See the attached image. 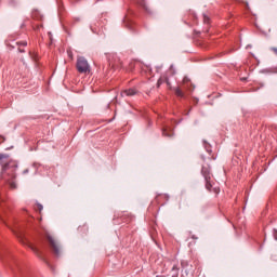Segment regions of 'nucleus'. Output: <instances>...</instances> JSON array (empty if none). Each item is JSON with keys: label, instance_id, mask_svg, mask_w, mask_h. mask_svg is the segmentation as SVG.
Segmentation results:
<instances>
[{"label": "nucleus", "instance_id": "1", "mask_svg": "<svg viewBox=\"0 0 277 277\" xmlns=\"http://www.w3.org/2000/svg\"><path fill=\"white\" fill-rule=\"evenodd\" d=\"M2 179L5 183H8L11 189H16V166H11L6 163L2 167Z\"/></svg>", "mask_w": 277, "mask_h": 277}, {"label": "nucleus", "instance_id": "2", "mask_svg": "<svg viewBox=\"0 0 277 277\" xmlns=\"http://www.w3.org/2000/svg\"><path fill=\"white\" fill-rule=\"evenodd\" d=\"M201 175L206 181V189L208 192H213V194H220V187H213V173H211V167H202Z\"/></svg>", "mask_w": 277, "mask_h": 277}, {"label": "nucleus", "instance_id": "3", "mask_svg": "<svg viewBox=\"0 0 277 277\" xmlns=\"http://www.w3.org/2000/svg\"><path fill=\"white\" fill-rule=\"evenodd\" d=\"M44 237L50 246V249L52 250L53 254H55V256H60L61 254V247H60V242H57L55 240V238L53 236H51V234H49V232L44 233Z\"/></svg>", "mask_w": 277, "mask_h": 277}, {"label": "nucleus", "instance_id": "4", "mask_svg": "<svg viewBox=\"0 0 277 277\" xmlns=\"http://www.w3.org/2000/svg\"><path fill=\"white\" fill-rule=\"evenodd\" d=\"M76 68L80 75H88L90 72V63H88V60L85 57L80 56L77 60Z\"/></svg>", "mask_w": 277, "mask_h": 277}, {"label": "nucleus", "instance_id": "5", "mask_svg": "<svg viewBox=\"0 0 277 277\" xmlns=\"http://www.w3.org/2000/svg\"><path fill=\"white\" fill-rule=\"evenodd\" d=\"M183 90H186L188 96L194 92V90H196V85L192 83V80L188 77H184L183 79Z\"/></svg>", "mask_w": 277, "mask_h": 277}, {"label": "nucleus", "instance_id": "6", "mask_svg": "<svg viewBox=\"0 0 277 277\" xmlns=\"http://www.w3.org/2000/svg\"><path fill=\"white\" fill-rule=\"evenodd\" d=\"M118 62H120V58H118V56L115 54H110L108 56V64L111 66V68H118Z\"/></svg>", "mask_w": 277, "mask_h": 277}, {"label": "nucleus", "instance_id": "7", "mask_svg": "<svg viewBox=\"0 0 277 277\" xmlns=\"http://www.w3.org/2000/svg\"><path fill=\"white\" fill-rule=\"evenodd\" d=\"M3 215H8V207L0 201V220H1V222H5V219L3 217Z\"/></svg>", "mask_w": 277, "mask_h": 277}, {"label": "nucleus", "instance_id": "8", "mask_svg": "<svg viewBox=\"0 0 277 277\" xmlns=\"http://www.w3.org/2000/svg\"><path fill=\"white\" fill-rule=\"evenodd\" d=\"M6 254H10V251H8V247L0 242V259H2V261H5Z\"/></svg>", "mask_w": 277, "mask_h": 277}, {"label": "nucleus", "instance_id": "9", "mask_svg": "<svg viewBox=\"0 0 277 277\" xmlns=\"http://www.w3.org/2000/svg\"><path fill=\"white\" fill-rule=\"evenodd\" d=\"M135 94H137L135 89H127L121 92V96H135Z\"/></svg>", "mask_w": 277, "mask_h": 277}, {"label": "nucleus", "instance_id": "10", "mask_svg": "<svg viewBox=\"0 0 277 277\" xmlns=\"http://www.w3.org/2000/svg\"><path fill=\"white\" fill-rule=\"evenodd\" d=\"M174 92L179 98H187V95L185 94V92H183V89L177 87L175 88Z\"/></svg>", "mask_w": 277, "mask_h": 277}, {"label": "nucleus", "instance_id": "11", "mask_svg": "<svg viewBox=\"0 0 277 277\" xmlns=\"http://www.w3.org/2000/svg\"><path fill=\"white\" fill-rule=\"evenodd\" d=\"M162 135H163V137H172V135H174V131L169 128H163Z\"/></svg>", "mask_w": 277, "mask_h": 277}, {"label": "nucleus", "instance_id": "12", "mask_svg": "<svg viewBox=\"0 0 277 277\" xmlns=\"http://www.w3.org/2000/svg\"><path fill=\"white\" fill-rule=\"evenodd\" d=\"M16 45L18 47V53H25V49L21 48V47H27V41H19L16 42Z\"/></svg>", "mask_w": 277, "mask_h": 277}, {"label": "nucleus", "instance_id": "13", "mask_svg": "<svg viewBox=\"0 0 277 277\" xmlns=\"http://www.w3.org/2000/svg\"><path fill=\"white\" fill-rule=\"evenodd\" d=\"M179 265L174 264L172 269H171V277H179Z\"/></svg>", "mask_w": 277, "mask_h": 277}, {"label": "nucleus", "instance_id": "14", "mask_svg": "<svg viewBox=\"0 0 277 277\" xmlns=\"http://www.w3.org/2000/svg\"><path fill=\"white\" fill-rule=\"evenodd\" d=\"M135 66H137V61H131L128 66L129 72H133V70H135Z\"/></svg>", "mask_w": 277, "mask_h": 277}, {"label": "nucleus", "instance_id": "15", "mask_svg": "<svg viewBox=\"0 0 277 277\" xmlns=\"http://www.w3.org/2000/svg\"><path fill=\"white\" fill-rule=\"evenodd\" d=\"M203 147L206 148L207 153L211 155L213 150L211 149V144H209L207 141H203Z\"/></svg>", "mask_w": 277, "mask_h": 277}, {"label": "nucleus", "instance_id": "16", "mask_svg": "<svg viewBox=\"0 0 277 277\" xmlns=\"http://www.w3.org/2000/svg\"><path fill=\"white\" fill-rule=\"evenodd\" d=\"M30 250H32V252H35L37 254V256H42V252L40 251V249L36 246H30Z\"/></svg>", "mask_w": 277, "mask_h": 277}, {"label": "nucleus", "instance_id": "17", "mask_svg": "<svg viewBox=\"0 0 277 277\" xmlns=\"http://www.w3.org/2000/svg\"><path fill=\"white\" fill-rule=\"evenodd\" d=\"M167 83V85H170V79H168V78H160L159 80H158V82H157V85H158V88H159V85H161V83Z\"/></svg>", "mask_w": 277, "mask_h": 277}, {"label": "nucleus", "instance_id": "18", "mask_svg": "<svg viewBox=\"0 0 277 277\" xmlns=\"http://www.w3.org/2000/svg\"><path fill=\"white\" fill-rule=\"evenodd\" d=\"M210 22H211V18H209V16L203 14V23H205V25H209Z\"/></svg>", "mask_w": 277, "mask_h": 277}, {"label": "nucleus", "instance_id": "19", "mask_svg": "<svg viewBox=\"0 0 277 277\" xmlns=\"http://www.w3.org/2000/svg\"><path fill=\"white\" fill-rule=\"evenodd\" d=\"M37 211H39V213L42 212V209H44V207H42V203H37L36 208Z\"/></svg>", "mask_w": 277, "mask_h": 277}, {"label": "nucleus", "instance_id": "20", "mask_svg": "<svg viewBox=\"0 0 277 277\" xmlns=\"http://www.w3.org/2000/svg\"><path fill=\"white\" fill-rule=\"evenodd\" d=\"M11 40H14V38L12 37V35L9 36L8 40L5 41L6 47H10V43H8V42H10Z\"/></svg>", "mask_w": 277, "mask_h": 277}, {"label": "nucleus", "instance_id": "21", "mask_svg": "<svg viewBox=\"0 0 277 277\" xmlns=\"http://www.w3.org/2000/svg\"><path fill=\"white\" fill-rule=\"evenodd\" d=\"M273 237L275 241H277V229H273Z\"/></svg>", "mask_w": 277, "mask_h": 277}, {"label": "nucleus", "instance_id": "22", "mask_svg": "<svg viewBox=\"0 0 277 277\" xmlns=\"http://www.w3.org/2000/svg\"><path fill=\"white\" fill-rule=\"evenodd\" d=\"M271 51H273V53H275V55H277V48H271Z\"/></svg>", "mask_w": 277, "mask_h": 277}, {"label": "nucleus", "instance_id": "23", "mask_svg": "<svg viewBox=\"0 0 277 277\" xmlns=\"http://www.w3.org/2000/svg\"><path fill=\"white\" fill-rule=\"evenodd\" d=\"M23 174H29V169L24 170Z\"/></svg>", "mask_w": 277, "mask_h": 277}, {"label": "nucleus", "instance_id": "24", "mask_svg": "<svg viewBox=\"0 0 277 277\" xmlns=\"http://www.w3.org/2000/svg\"><path fill=\"white\" fill-rule=\"evenodd\" d=\"M190 237H192V239H195V240L198 239V236H196V235H192Z\"/></svg>", "mask_w": 277, "mask_h": 277}, {"label": "nucleus", "instance_id": "25", "mask_svg": "<svg viewBox=\"0 0 277 277\" xmlns=\"http://www.w3.org/2000/svg\"><path fill=\"white\" fill-rule=\"evenodd\" d=\"M137 3H140L141 5L144 3V0H136Z\"/></svg>", "mask_w": 277, "mask_h": 277}, {"label": "nucleus", "instance_id": "26", "mask_svg": "<svg viewBox=\"0 0 277 277\" xmlns=\"http://www.w3.org/2000/svg\"><path fill=\"white\" fill-rule=\"evenodd\" d=\"M29 55H30L31 58H34V54H31V51L29 52Z\"/></svg>", "mask_w": 277, "mask_h": 277}, {"label": "nucleus", "instance_id": "27", "mask_svg": "<svg viewBox=\"0 0 277 277\" xmlns=\"http://www.w3.org/2000/svg\"><path fill=\"white\" fill-rule=\"evenodd\" d=\"M21 62H23V64H25V58H21Z\"/></svg>", "mask_w": 277, "mask_h": 277}, {"label": "nucleus", "instance_id": "28", "mask_svg": "<svg viewBox=\"0 0 277 277\" xmlns=\"http://www.w3.org/2000/svg\"><path fill=\"white\" fill-rule=\"evenodd\" d=\"M21 27H25V24H22V26Z\"/></svg>", "mask_w": 277, "mask_h": 277}, {"label": "nucleus", "instance_id": "29", "mask_svg": "<svg viewBox=\"0 0 277 277\" xmlns=\"http://www.w3.org/2000/svg\"><path fill=\"white\" fill-rule=\"evenodd\" d=\"M0 159H3V157L0 155Z\"/></svg>", "mask_w": 277, "mask_h": 277}, {"label": "nucleus", "instance_id": "30", "mask_svg": "<svg viewBox=\"0 0 277 277\" xmlns=\"http://www.w3.org/2000/svg\"><path fill=\"white\" fill-rule=\"evenodd\" d=\"M129 27V29H131V25L130 26H128Z\"/></svg>", "mask_w": 277, "mask_h": 277}]
</instances>
